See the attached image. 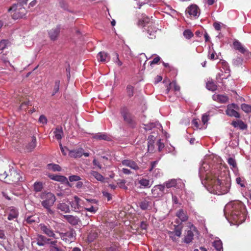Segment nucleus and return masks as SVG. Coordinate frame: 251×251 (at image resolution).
<instances>
[{
    "mask_svg": "<svg viewBox=\"0 0 251 251\" xmlns=\"http://www.w3.org/2000/svg\"><path fill=\"white\" fill-rule=\"evenodd\" d=\"M157 145L158 146V150L160 151L164 147V143L161 142V140H159L157 142Z\"/></svg>",
    "mask_w": 251,
    "mask_h": 251,
    "instance_id": "58",
    "label": "nucleus"
},
{
    "mask_svg": "<svg viewBox=\"0 0 251 251\" xmlns=\"http://www.w3.org/2000/svg\"><path fill=\"white\" fill-rule=\"evenodd\" d=\"M177 183L176 180L175 179H172L167 181L165 182L163 185L165 186V188H171L172 187H176Z\"/></svg>",
    "mask_w": 251,
    "mask_h": 251,
    "instance_id": "28",
    "label": "nucleus"
},
{
    "mask_svg": "<svg viewBox=\"0 0 251 251\" xmlns=\"http://www.w3.org/2000/svg\"><path fill=\"white\" fill-rule=\"evenodd\" d=\"M230 215L234 220L241 222L244 220L246 215L245 206L240 201L232 203Z\"/></svg>",
    "mask_w": 251,
    "mask_h": 251,
    "instance_id": "3",
    "label": "nucleus"
},
{
    "mask_svg": "<svg viewBox=\"0 0 251 251\" xmlns=\"http://www.w3.org/2000/svg\"><path fill=\"white\" fill-rule=\"evenodd\" d=\"M202 122L203 124H205L208 121V116L207 115H203L201 118Z\"/></svg>",
    "mask_w": 251,
    "mask_h": 251,
    "instance_id": "63",
    "label": "nucleus"
},
{
    "mask_svg": "<svg viewBox=\"0 0 251 251\" xmlns=\"http://www.w3.org/2000/svg\"><path fill=\"white\" fill-rule=\"evenodd\" d=\"M93 164L94 165L97 166L99 169H101V165L97 159H94L93 160Z\"/></svg>",
    "mask_w": 251,
    "mask_h": 251,
    "instance_id": "62",
    "label": "nucleus"
},
{
    "mask_svg": "<svg viewBox=\"0 0 251 251\" xmlns=\"http://www.w3.org/2000/svg\"><path fill=\"white\" fill-rule=\"evenodd\" d=\"M36 146V139L35 136L32 137L31 141L26 146L25 150L27 152L32 151Z\"/></svg>",
    "mask_w": 251,
    "mask_h": 251,
    "instance_id": "22",
    "label": "nucleus"
},
{
    "mask_svg": "<svg viewBox=\"0 0 251 251\" xmlns=\"http://www.w3.org/2000/svg\"><path fill=\"white\" fill-rule=\"evenodd\" d=\"M146 30L149 34L148 37L151 39L155 38L157 34V29L155 26L154 23H151L150 25L148 26V28Z\"/></svg>",
    "mask_w": 251,
    "mask_h": 251,
    "instance_id": "15",
    "label": "nucleus"
},
{
    "mask_svg": "<svg viewBox=\"0 0 251 251\" xmlns=\"http://www.w3.org/2000/svg\"><path fill=\"white\" fill-rule=\"evenodd\" d=\"M139 183L144 187L149 188L151 187L150 181L149 179L142 178L139 181Z\"/></svg>",
    "mask_w": 251,
    "mask_h": 251,
    "instance_id": "39",
    "label": "nucleus"
},
{
    "mask_svg": "<svg viewBox=\"0 0 251 251\" xmlns=\"http://www.w3.org/2000/svg\"><path fill=\"white\" fill-rule=\"evenodd\" d=\"M30 102L29 101H24L23 102H22L20 106V109L21 110H22V109H25V110L27 107L30 105Z\"/></svg>",
    "mask_w": 251,
    "mask_h": 251,
    "instance_id": "51",
    "label": "nucleus"
},
{
    "mask_svg": "<svg viewBox=\"0 0 251 251\" xmlns=\"http://www.w3.org/2000/svg\"><path fill=\"white\" fill-rule=\"evenodd\" d=\"M241 109L246 113H251V105L243 103L241 105Z\"/></svg>",
    "mask_w": 251,
    "mask_h": 251,
    "instance_id": "42",
    "label": "nucleus"
},
{
    "mask_svg": "<svg viewBox=\"0 0 251 251\" xmlns=\"http://www.w3.org/2000/svg\"><path fill=\"white\" fill-rule=\"evenodd\" d=\"M40 198L42 200L41 201L42 206L46 208L47 211L52 214L53 213L51 207L54 204L56 201L55 196L51 193H42L41 194Z\"/></svg>",
    "mask_w": 251,
    "mask_h": 251,
    "instance_id": "4",
    "label": "nucleus"
},
{
    "mask_svg": "<svg viewBox=\"0 0 251 251\" xmlns=\"http://www.w3.org/2000/svg\"><path fill=\"white\" fill-rule=\"evenodd\" d=\"M58 242L56 239L54 240H52L51 239H50V241H49V242L48 243V244H50L49 248H53V247H59L58 246Z\"/></svg>",
    "mask_w": 251,
    "mask_h": 251,
    "instance_id": "50",
    "label": "nucleus"
},
{
    "mask_svg": "<svg viewBox=\"0 0 251 251\" xmlns=\"http://www.w3.org/2000/svg\"><path fill=\"white\" fill-rule=\"evenodd\" d=\"M39 227L41 231L46 234L48 237H52L55 239H58L55 236L54 231L49 224H40Z\"/></svg>",
    "mask_w": 251,
    "mask_h": 251,
    "instance_id": "10",
    "label": "nucleus"
},
{
    "mask_svg": "<svg viewBox=\"0 0 251 251\" xmlns=\"http://www.w3.org/2000/svg\"><path fill=\"white\" fill-rule=\"evenodd\" d=\"M50 251H63L61 247H53V248H49Z\"/></svg>",
    "mask_w": 251,
    "mask_h": 251,
    "instance_id": "60",
    "label": "nucleus"
},
{
    "mask_svg": "<svg viewBox=\"0 0 251 251\" xmlns=\"http://www.w3.org/2000/svg\"><path fill=\"white\" fill-rule=\"evenodd\" d=\"M238 109L239 107L237 104L232 103L227 105L226 113L229 116L240 118L239 113L235 110V109Z\"/></svg>",
    "mask_w": 251,
    "mask_h": 251,
    "instance_id": "11",
    "label": "nucleus"
},
{
    "mask_svg": "<svg viewBox=\"0 0 251 251\" xmlns=\"http://www.w3.org/2000/svg\"><path fill=\"white\" fill-rule=\"evenodd\" d=\"M12 11L13 13L12 17L13 19L17 20L23 18L25 16L27 10L25 7L20 4H14L8 9V11Z\"/></svg>",
    "mask_w": 251,
    "mask_h": 251,
    "instance_id": "7",
    "label": "nucleus"
},
{
    "mask_svg": "<svg viewBox=\"0 0 251 251\" xmlns=\"http://www.w3.org/2000/svg\"><path fill=\"white\" fill-rule=\"evenodd\" d=\"M44 188V184L42 182L36 181L33 185V191L35 192H40Z\"/></svg>",
    "mask_w": 251,
    "mask_h": 251,
    "instance_id": "26",
    "label": "nucleus"
},
{
    "mask_svg": "<svg viewBox=\"0 0 251 251\" xmlns=\"http://www.w3.org/2000/svg\"><path fill=\"white\" fill-rule=\"evenodd\" d=\"M36 221V218L33 215L28 216L26 219V223L29 224L35 223Z\"/></svg>",
    "mask_w": 251,
    "mask_h": 251,
    "instance_id": "47",
    "label": "nucleus"
},
{
    "mask_svg": "<svg viewBox=\"0 0 251 251\" xmlns=\"http://www.w3.org/2000/svg\"><path fill=\"white\" fill-rule=\"evenodd\" d=\"M50 241V238H48L41 234H38L34 240L31 242V245L33 246L34 245H37L39 246H44L48 244Z\"/></svg>",
    "mask_w": 251,
    "mask_h": 251,
    "instance_id": "12",
    "label": "nucleus"
},
{
    "mask_svg": "<svg viewBox=\"0 0 251 251\" xmlns=\"http://www.w3.org/2000/svg\"><path fill=\"white\" fill-rule=\"evenodd\" d=\"M155 139L154 135H150L148 138V151L152 152L154 150V143Z\"/></svg>",
    "mask_w": 251,
    "mask_h": 251,
    "instance_id": "18",
    "label": "nucleus"
},
{
    "mask_svg": "<svg viewBox=\"0 0 251 251\" xmlns=\"http://www.w3.org/2000/svg\"><path fill=\"white\" fill-rule=\"evenodd\" d=\"M10 46V42L8 40H2L0 42V51L7 49Z\"/></svg>",
    "mask_w": 251,
    "mask_h": 251,
    "instance_id": "34",
    "label": "nucleus"
},
{
    "mask_svg": "<svg viewBox=\"0 0 251 251\" xmlns=\"http://www.w3.org/2000/svg\"><path fill=\"white\" fill-rule=\"evenodd\" d=\"M193 237L194 234L193 232L191 230H188L186 235H185L184 242L186 243H190L192 241Z\"/></svg>",
    "mask_w": 251,
    "mask_h": 251,
    "instance_id": "29",
    "label": "nucleus"
},
{
    "mask_svg": "<svg viewBox=\"0 0 251 251\" xmlns=\"http://www.w3.org/2000/svg\"><path fill=\"white\" fill-rule=\"evenodd\" d=\"M8 215L7 219L8 220H12L14 219L17 218L18 216V210L14 207H10L8 208Z\"/></svg>",
    "mask_w": 251,
    "mask_h": 251,
    "instance_id": "17",
    "label": "nucleus"
},
{
    "mask_svg": "<svg viewBox=\"0 0 251 251\" xmlns=\"http://www.w3.org/2000/svg\"><path fill=\"white\" fill-rule=\"evenodd\" d=\"M108 54L104 52H100L97 56V58L98 60L100 61L101 62H105L108 59Z\"/></svg>",
    "mask_w": 251,
    "mask_h": 251,
    "instance_id": "35",
    "label": "nucleus"
},
{
    "mask_svg": "<svg viewBox=\"0 0 251 251\" xmlns=\"http://www.w3.org/2000/svg\"><path fill=\"white\" fill-rule=\"evenodd\" d=\"M217 100L221 103H225L228 100L227 96L223 95H217L215 96Z\"/></svg>",
    "mask_w": 251,
    "mask_h": 251,
    "instance_id": "36",
    "label": "nucleus"
},
{
    "mask_svg": "<svg viewBox=\"0 0 251 251\" xmlns=\"http://www.w3.org/2000/svg\"><path fill=\"white\" fill-rule=\"evenodd\" d=\"M61 240L66 243H71L75 239V233L73 230H70L65 232L57 231Z\"/></svg>",
    "mask_w": 251,
    "mask_h": 251,
    "instance_id": "8",
    "label": "nucleus"
},
{
    "mask_svg": "<svg viewBox=\"0 0 251 251\" xmlns=\"http://www.w3.org/2000/svg\"><path fill=\"white\" fill-rule=\"evenodd\" d=\"M55 138L57 140H61L63 135L62 128L60 126H57L53 131Z\"/></svg>",
    "mask_w": 251,
    "mask_h": 251,
    "instance_id": "23",
    "label": "nucleus"
},
{
    "mask_svg": "<svg viewBox=\"0 0 251 251\" xmlns=\"http://www.w3.org/2000/svg\"><path fill=\"white\" fill-rule=\"evenodd\" d=\"M39 122L43 124H46L47 123L48 120L44 115H42L39 117Z\"/></svg>",
    "mask_w": 251,
    "mask_h": 251,
    "instance_id": "56",
    "label": "nucleus"
},
{
    "mask_svg": "<svg viewBox=\"0 0 251 251\" xmlns=\"http://www.w3.org/2000/svg\"><path fill=\"white\" fill-rule=\"evenodd\" d=\"M48 168L49 170H51L53 171H58L59 172L61 170V168L60 166L57 164H49L48 165Z\"/></svg>",
    "mask_w": 251,
    "mask_h": 251,
    "instance_id": "38",
    "label": "nucleus"
},
{
    "mask_svg": "<svg viewBox=\"0 0 251 251\" xmlns=\"http://www.w3.org/2000/svg\"><path fill=\"white\" fill-rule=\"evenodd\" d=\"M90 174L93 176L97 180L102 182L104 180V177L99 173L94 171H91Z\"/></svg>",
    "mask_w": 251,
    "mask_h": 251,
    "instance_id": "31",
    "label": "nucleus"
},
{
    "mask_svg": "<svg viewBox=\"0 0 251 251\" xmlns=\"http://www.w3.org/2000/svg\"><path fill=\"white\" fill-rule=\"evenodd\" d=\"M160 60V57L158 56L155 57L152 61L150 62V65L151 66L152 65L157 64Z\"/></svg>",
    "mask_w": 251,
    "mask_h": 251,
    "instance_id": "59",
    "label": "nucleus"
},
{
    "mask_svg": "<svg viewBox=\"0 0 251 251\" xmlns=\"http://www.w3.org/2000/svg\"><path fill=\"white\" fill-rule=\"evenodd\" d=\"M170 86H173L175 91H179L180 86L177 84L176 81H173L170 83Z\"/></svg>",
    "mask_w": 251,
    "mask_h": 251,
    "instance_id": "49",
    "label": "nucleus"
},
{
    "mask_svg": "<svg viewBox=\"0 0 251 251\" xmlns=\"http://www.w3.org/2000/svg\"><path fill=\"white\" fill-rule=\"evenodd\" d=\"M145 127L144 129L146 131L151 130L152 128H154L155 126L153 123H150L147 125H144Z\"/></svg>",
    "mask_w": 251,
    "mask_h": 251,
    "instance_id": "55",
    "label": "nucleus"
},
{
    "mask_svg": "<svg viewBox=\"0 0 251 251\" xmlns=\"http://www.w3.org/2000/svg\"><path fill=\"white\" fill-rule=\"evenodd\" d=\"M151 23H153L150 21V19L148 17H143L139 20L138 25L139 26H143V27H146L150 25Z\"/></svg>",
    "mask_w": 251,
    "mask_h": 251,
    "instance_id": "24",
    "label": "nucleus"
},
{
    "mask_svg": "<svg viewBox=\"0 0 251 251\" xmlns=\"http://www.w3.org/2000/svg\"><path fill=\"white\" fill-rule=\"evenodd\" d=\"M120 114L124 121L129 126L133 128L137 125L135 117L131 114L126 107H122L120 109Z\"/></svg>",
    "mask_w": 251,
    "mask_h": 251,
    "instance_id": "6",
    "label": "nucleus"
},
{
    "mask_svg": "<svg viewBox=\"0 0 251 251\" xmlns=\"http://www.w3.org/2000/svg\"><path fill=\"white\" fill-rule=\"evenodd\" d=\"M151 204V201H149L145 199L140 202L139 206L142 210H145L149 208Z\"/></svg>",
    "mask_w": 251,
    "mask_h": 251,
    "instance_id": "27",
    "label": "nucleus"
},
{
    "mask_svg": "<svg viewBox=\"0 0 251 251\" xmlns=\"http://www.w3.org/2000/svg\"><path fill=\"white\" fill-rule=\"evenodd\" d=\"M59 85H60V81L59 80H55L54 82V86L53 90L52 95H54L56 93H57L59 89Z\"/></svg>",
    "mask_w": 251,
    "mask_h": 251,
    "instance_id": "46",
    "label": "nucleus"
},
{
    "mask_svg": "<svg viewBox=\"0 0 251 251\" xmlns=\"http://www.w3.org/2000/svg\"><path fill=\"white\" fill-rule=\"evenodd\" d=\"M187 17L191 19H196L200 14V9L196 4H191L185 10Z\"/></svg>",
    "mask_w": 251,
    "mask_h": 251,
    "instance_id": "9",
    "label": "nucleus"
},
{
    "mask_svg": "<svg viewBox=\"0 0 251 251\" xmlns=\"http://www.w3.org/2000/svg\"><path fill=\"white\" fill-rule=\"evenodd\" d=\"M236 181L237 183L240 185L242 187H245V185L244 184V179H242L240 177H238L236 179Z\"/></svg>",
    "mask_w": 251,
    "mask_h": 251,
    "instance_id": "54",
    "label": "nucleus"
},
{
    "mask_svg": "<svg viewBox=\"0 0 251 251\" xmlns=\"http://www.w3.org/2000/svg\"><path fill=\"white\" fill-rule=\"evenodd\" d=\"M83 153V150L82 148H79L77 150H73L69 151V155L71 157L77 158L82 156Z\"/></svg>",
    "mask_w": 251,
    "mask_h": 251,
    "instance_id": "19",
    "label": "nucleus"
},
{
    "mask_svg": "<svg viewBox=\"0 0 251 251\" xmlns=\"http://www.w3.org/2000/svg\"><path fill=\"white\" fill-rule=\"evenodd\" d=\"M243 62V59L241 57H237L233 60V64L235 66L242 65Z\"/></svg>",
    "mask_w": 251,
    "mask_h": 251,
    "instance_id": "44",
    "label": "nucleus"
},
{
    "mask_svg": "<svg viewBox=\"0 0 251 251\" xmlns=\"http://www.w3.org/2000/svg\"><path fill=\"white\" fill-rule=\"evenodd\" d=\"M0 178L3 179L4 182L9 184H14L22 179L20 172L14 169L9 170V174L4 172L3 174H0Z\"/></svg>",
    "mask_w": 251,
    "mask_h": 251,
    "instance_id": "5",
    "label": "nucleus"
},
{
    "mask_svg": "<svg viewBox=\"0 0 251 251\" xmlns=\"http://www.w3.org/2000/svg\"><path fill=\"white\" fill-rule=\"evenodd\" d=\"M106 251H121V248L118 243H113L106 248Z\"/></svg>",
    "mask_w": 251,
    "mask_h": 251,
    "instance_id": "32",
    "label": "nucleus"
},
{
    "mask_svg": "<svg viewBox=\"0 0 251 251\" xmlns=\"http://www.w3.org/2000/svg\"><path fill=\"white\" fill-rule=\"evenodd\" d=\"M176 216L179 219V220L176 219L175 221V223L177 225H174V231L170 232V234L172 235L174 233L175 235L179 237L181 235V232L183 228L182 223L188 220V215L187 211L182 209H180L176 213Z\"/></svg>",
    "mask_w": 251,
    "mask_h": 251,
    "instance_id": "2",
    "label": "nucleus"
},
{
    "mask_svg": "<svg viewBox=\"0 0 251 251\" xmlns=\"http://www.w3.org/2000/svg\"><path fill=\"white\" fill-rule=\"evenodd\" d=\"M94 138L96 139H99V140H108V137H107V135L103 133H99L98 134H95L94 136Z\"/></svg>",
    "mask_w": 251,
    "mask_h": 251,
    "instance_id": "40",
    "label": "nucleus"
},
{
    "mask_svg": "<svg viewBox=\"0 0 251 251\" xmlns=\"http://www.w3.org/2000/svg\"><path fill=\"white\" fill-rule=\"evenodd\" d=\"M60 25H58L48 31V34L51 40H57L60 32Z\"/></svg>",
    "mask_w": 251,
    "mask_h": 251,
    "instance_id": "14",
    "label": "nucleus"
},
{
    "mask_svg": "<svg viewBox=\"0 0 251 251\" xmlns=\"http://www.w3.org/2000/svg\"><path fill=\"white\" fill-rule=\"evenodd\" d=\"M80 200V199L77 196L74 197V201L73 202V204L74 205L75 208H78L79 203Z\"/></svg>",
    "mask_w": 251,
    "mask_h": 251,
    "instance_id": "48",
    "label": "nucleus"
},
{
    "mask_svg": "<svg viewBox=\"0 0 251 251\" xmlns=\"http://www.w3.org/2000/svg\"><path fill=\"white\" fill-rule=\"evenodd\" d=\"M233 45L235 50H238L242 53H245L247 51V49L237 40L233 42Z\"/></svg>",
    "mask_w": 251,
    "mask_h": 251,
    "instance_id": "21",
    "label": "nucleus"
},
{
    "mask_svg": "<svg viewBox=\"0 0 251 251\" xmlns=\"http://www.w3.org/2000/svg\"><path fill=\"white\" fill-rule=\"evenodd\" d=\"M80 179H81V178L78 176L73 175V176H69V180L71 182L78 181H79Z\"/></svg>",
    "mask_w": 251,
    "mask_h": 251,
    "instance_id": "53",
    "label": "nucleus"
},
{
    "mask_svg": "<svg viewBox=\"0 0 251 251\" xmlns=\"http://www.w3.org/2000/svg\"><path fill=\"white\" fill-rule=\"evenodd\" d=\"M217 85L213 81H208L206 83V88L209 90L214 91L217 89Z\"/></svg>",
    "mask_w": 251,
    "mask_h": 251,
    "instance_id": "37",
    "label": "nucleus"
},
{
    "mask_svg": "<svg viewBox=\"0 0 251 251\" xmlns=\"http://www.w3.org/2000/svg\"><path fill=\"white\" fill-rule=\"evenodd\" d=\"M157 163H158L157 161H154L151 162V167L150 169H149V171L151 172L152 171V170L156 167Z\"/></svg>",
    "mask_w": 251,
    "mask_h": 251,
    "instance_id": "61",
    "label": "nucleus"
},
{
    "mask_svg": "<svg viewBox=\"0 0 251 251\" xmlns=\"http://www.w3.org/2000/svg\"><path fill=\"white\" fill-rule=\"evenodd\" d=\"M85 209L87 211H89V212H91L92 213H95L97 211L98 208L97 207H95L93 206H91V207H90L89 208H86Z\"/></svg>",
    "mask_w": 251,
    "mask_h": 251,
    "instance_id": "57",
    "label": "nucleus"
},
{
    "mask_svg": "<svg viewBox=\"0 0 251 251\" xmlns=\"http://www.w3.org/2000/svg\"><path fill=\"white\" fill-rule=\"evenodd\" d=\"M213 26L216 30H220L221 29V25L218 23H214L213 24Z\"/></svg>",
    "mask_w": 251,
    "mask_h": 251,
    "instance_id": "64",
    "label": "nucleus"
},
{
    "mask_svg": "<svg viewBox=\"0 0 251 251\" xmlns=\"http://www.w3.org/2000/svg\"><path fill=\"white\" fill-rule=\"evenodd\" d=\"M183 35L186 39H189L194 36V34L191 30L186 29L184 31Z\"/></svg>",
    "mask_w": 251,
    "mask_h": 251,
    "instance_id": "43",
    "label": "nucleus"
},
{
    "mask_svg": "<svg viewBox=\"0 0 251 251\" xmlns=\"http://www.w3.org/2000/svg\"><path fill=\"white\" fill-rule=\"evenodd\" d=\"M50 178L54 180L62 182L63 183H67L69 184V182L68 181L67 178L63 176H58V175H52L50 176Z\"/></svg>",
    "mask_w": 251,
    "mask_h": 251,
    "instance_id": "25",
    "label": "nucleus"
},
{
    "mask_svg": "<svg viewBox=\"0 0 251 251\" xmlns=\"http://www.w3.org/2000/svg\"><path fill=\"white\" fill-rule=\"evenodd\" d=\"M165 186L163 184L156 185L151 190L154 197L156 198L163 195L165 193Z\"/></svg>",
    "mask_w": 251,
    "mask_h": 251,
    "instance_id": "13",
    "label": "nucleus"
},
{
    "mask_svg": "<svg viewBox=\"0 0 251 251\" xmlns=\"http://www.w3.org/2000/svg\"><path fill=\"white\" fill-rule=\"evenodd\" d=\"M123 165L130 167L131 169L134 170H138L139 169V167L136 162L132 160L125 159L122 161Z\"/></svg>",
    "mask_w": 251,
    "mask_h": 251,
    "instance_id": "16",
    "label": "nucleus"
},
{
    "mask_svg": "<svg viewBox=\"0 0 251 251\" xmlns=\"http://www.w3.org/2000/svg\"><path fill=\"white\" fill-rule=\"evenodd\" d=\"M213 246L217 251H223V244L220 240L214 241Z\"/></svg>",
    "mask_w": 251,
    "mask_h": 251,
    "instance_id": "30",
    "label": "nucleus"
},
{
    "mask_svg": "<svg viewBox=\"0 0 251 251\" xmlns=\"http://www.w3.org/2000/svg\"><path fill=\"white\" fill-rule=\"evenodd\" d=\"M64 218L70 224L74 226L77 225L79 222V219L76 216L65 215Z\"/></svg>",
    "mask_w": 251,
    "mask_h": 251,
    "instance_id": "20",
    "label": "nucleus"
},
{
    "mask_svg": "<svg viewBox=\"0 0 251 251\" xmlns=\"http://www.w3.org/2000/svg\"><path fill=\"white\" fill-rule=\"evenodd\" d=\"M238 127L242 130H244L247 129V125L242 121L239 120L238 121Z\"/></svg>",
    "mask_w": 251,
    "mask_h": 251,
    "instance_id": "52",
    "label": "nucleus"
},
{
    "mask_svg": "<svg viewBox=\"0 0 251 251\" xmlns=\"http://www.w3.org/2000/svg\"><path fill=\"white\" fill-rule=\"evenodd\" d=\"M57 209L65 213L69 212L70 208L68 204L65 203H60L57 205Z\"/></svg>",
    "mask_w": 251,
    "mask_h": 251,
    "instance_id": "33",
    "label": "nucleus"
},
{
    "mask_svg": "<svg viewBox=\"0 0 251 251\" xmlns=\"http://www.w3.org/2000/svg\"><path fill=\"white\" fill-rule=\"evenodd\" d=\"M208 184L211 186L214 193L218 195H223L227 193L230 188V184L227 182H224L216 175L208 177Z\"/></svg>",
    "mask_w": 251,
    "mask_h": 251,
    "instance_id": "1",
    "label": "nucleus"
},
{
    "mask_svg": "<svg viewBox=\"0 0 251 251\" xmlns=\"http://www.w3.org/2000/svg\"><path fill=\"white\" fill-rule=\"evenodd\" d=\"M228 163L231 166V168H236L237 167V164L235 159L232 157H229L227 160Z\"/></svg>",
    "mask_w": 251,
    "mask_h": 251,
    "instance_id": "45",
    "label": "nucleus"
},
{
    "mask_svg": "<svg viewBox=\"0 0 251 251\" xmlns=\"http://www.w3.org/2000/svg\"><path fill=\"white\" fill-rule=\"evenodd\" d=\"M126 90L127 96L129 98L132 97L134 95V87L131 85H128L126 86Z\"/></svg>",
    "mask_w": 251,
    "mask_h": 251,
    "instance_id": "41",
    "label": "nucleus"
}]
</instances>
